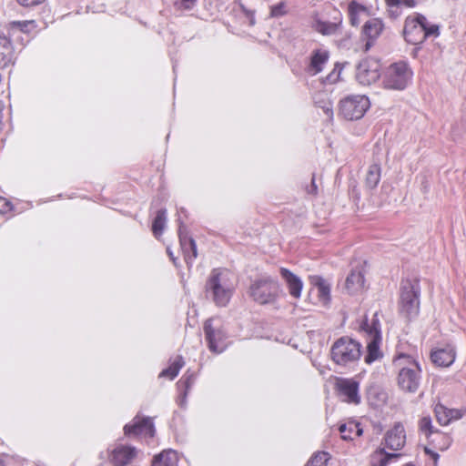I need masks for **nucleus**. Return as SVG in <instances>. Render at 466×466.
Returning <instances> with one entry per match:
<instances>
[{"label": "nucleus", "mask_w": 466, "mask_h": 466, "mask_svg": "<svg viewBox=\"0 0 466 466\" xmlns=\"http://www.w3.org/2000/svg\"><path fill=\"white\" fill-rule=\"evenodd\" d=\"M380 177H381L380 165L378 163L371 164L369 167V169H368V172L366 175V179H365L366 186L370 189L375 188L380 181Z\"/></svg>", "instance_id": "29"}, {"label": "nucleus", "mask_w": 466, "mask_h": 466, "mask_svg": "<svg viewBox=\"0 0 466 466\" xmlns=\"http://www.w3.org/2000/svg\"><path fill=\"white\" fill-rule=\"evenodd\" d=\"M184 254L185 261L187 267H192L194 260L198 257L196 241H188L185 246H180Z\"/></svg>", "instance_id": "33"}, {"label": "nucleus", "mask_w": 466, "mask_h": 466, "mask_svg": "<svg viewBox=\"0 0 466 466\" xmlns=\"http://www.w3.org/2000/svg\"><path fill=\"white\" fill-rule=\"evenodd\" d=\"M35 21H13L9 24L1 26L6 34L9 35V37L14 38L15 36V34H22L28 32V28L30 25H34Z\"/></svg>", "instance_id": "26"}, {"label": "nucleus", "mask_w": 466, "mask_h": 466, "mask_svg": "<svg viewBox=\"0 0 466 466\" xmlns=\"http://www.w3.org/2000/svg\"><path fill=\"white\" fill-rule=\"evenodd\" d=\"M384 29V24L380 18H370L365 22L362 27V35L367 38L365 51H368L374 41L380 35Z\"/></svg>", "instance_id": "15"}, {"label": "nucleus", "mask_w": 466, "mask_h": 466, "mask_svg": "<svg viewBox=\"0 0 466 466\" xmlns=\"http://www.w3.org/2000/svg\"><path fill=\"white\" fill-rule=\"evenodd\" d=\"M388 7V13L390 18L396 19L401 15L400 5H391L390 2H385Z\"/></svg>", "instance_id": "43"}, {"label": "nucleus", "mask_w": 466, "mask_h": 466, "mask_svg": "<svg viewBox=\"0 0 466 466\" xmlns=\"http://www.w3.org/2000/svg\"><path fill=\"white\" fill-rule=\"evenodd\" d=\"M279 292V281L269 276H262L253 280L249 287V296L260 305L274 303Z\"/></svg>", "instance_id": "5"}, {"label": "nucleus", "mask_w": 466, "mask_h": 466, "mask_svg": "<svg viewBox=\"0 0 466 466\" xmlns=\"http://www.w3.org/2000/svg\"><path fill=\"white\" fill-rule=\"evenodd\" d=\"M400 457V453H390L383 448L376 450L371 456L370 464L371 466H387L392 458Z\"/></svg>", "instance_id": "27"}, {"label": "nucleus", "mask_w": 466, "mask_h": 466, "mask_svg": "<svg viewBox=\"0 0 466 466\" xmlns=\"http://www.w3.org/2000/svg\"><path fill=\"white\" fill-rule=\"evenodd\" d=\"M238 7L241 11V13L243 14V15L245 16V18L247 19V24L250 26L254 25L255 23H256V20H255V15H254V12L248 9L243 4L241 3H238Z\"/></svg>", "instance_id": "40"}, {"label": "nucleus", "mask_w": 466, "mask_h": 466, "mask_svg": "<svg viewBox=\"0 0 466 466\" xmlns=\"http://www.w3.org/2000/svg\"><path fill=\"white\" fill-rule=\"evenodd\" d=\"M339 431L341 434V438L345 441L353 440L352 433L360 436L363 432L360 423L354 421H349L348 423H342L339 427Z\"/></svg>", "instance_id": "28"}, {"label": "nucleus", "mask_w": 466, "mask_h": 466, "mask_svg": "<svg viewBox=\"0 0 466 466\" xmlns=\"http://www.w3.org/2000/svg\"><path fill=\"white\" fill-rule=\"evenodd\" d=\"M348 10L349 13H355L360 15V12L366 10V7L361 4H359L357 1L352 0L349 4Z\"/></svg>", "instance_id": "45"}, {"label": "nucleus", "mask_w": 466, "mask_h": 466, "mask_svg": "<svg viewBox=\"0 0 466 466\" xmlns=\"http://www.w3.org/2000/svg\"><path fill=\"white\" fill-rule=\"evenodd\" d=\"M5 108V104L3 101L0 100V130H2L3 127V110Z\"/></svg>", "instance_id": "52"}, {"label": "nucleus", "mask_w": 466, "mask_h": 466, "mask_svg": "<svg viewBox=\"0 0 466 466\" xmlns=\"http://www.w3.org/2000/svg\"><path fill=\"white\" fill-rule=\"evenodd\" d=\"M329 459L328 452H318L308 461L306 466H327Z\"/></svg>", "instance_id": "36"}, {"label": "nucleus", "mask_w": 466, "mask_h": 466, "mask_svg": "<svg viewBox=\"0 0 466 466\" xmlns=\"http://www.w3.org/2000/svg\"><path fill=\"white\" fill-rule=\"evenodd\" d=\"M179 227H178V238L180 246H185L188 241H195L187 233V228L182 221L181 217L179 216L177 218Z\"/></svg>", "instance_id": "37"}, {"label": "nucleus", "mask_w": 466, "mask_h": 466, "mask_svg": "<svg viewBox=\"0 0 466 466\" xmlns=\"http://www.w3.org/2000/svg\"><path fill=\"white\" fill-rule=\"evenodd\" d=\"M340 24L341 20H339L338 23H332L329 21L316 19L313 23V28L323 35H331L337 32Z\"/></svg>", "instance_id": "30"}, {"label": "nucleus", "mask_w": 466, "mask_h": 466, "mask_svg": "<svg viewBox=\"0 0 466 466\" xmlns=\"http://www.w3.org/2000/svg\"><path fill=\"white\" fill-rule=\"evenodd\" d=\"M322 109L328 118L331 119L333 117V109L330 102L325 103Z\"/></svg>", "instance_id": "47"}, {"label": "nucleus", "mask_w": 466, "mask_h": 466, "mask_svg": "<svg viewBox=\"0 0 466 466\" xmlns=\"http://www.w3.org/2000/svg\"><path fill=\"white\" fill-rule=\"evenodd\" d=\"M424 451H425L426 454H428L434 461L435 465H436L437 462H438V460L440 458V455L436 451L431 450L428 447L424 448Z\"/></svg>", "instance_id": "49"}, {"label": "nucleus", "mask_w": 466, "mask_h": 466, "mask_svg": "<svg viewBox=\"0 0 466 466\" xmlns=\"http://www.w3.org/2000/svg\"><path fill=\"white\" fill-rule=\"evenodd\" d=\"M12 37L0 27V67H5L14 63L15 54Z\"/></svg>", "instance_id": "17"}, {"label": "nucleus", "mask_w": 466, "mask_h": 466, "mask_svg": "<svg viewBox=\"0 0 466 466\" xmlns=\"http://www.w3.org/2000/svg\"><path fill=\"white\" fill-rule=\"evenodd\" d=\"M17 3L25 8L34 7L43 4L46 0H16Z\"/></svg>", "instance_id": "46"}, {"label": "nucleus", "mask_w": 466, "mask_h": 466, "mask_svg": "<svg viewBox=\"0 0 466 466\" xmlns=\"http://www.w3.org/2000/svg\"><path fill=\"white\" fill-rule=\"evenodd\" d=\"M419 430L420 433L428 439L437 429L432 425L431 418L430 416H424L419 420Z\"/></svg>", "instance_id": "34"}, {"label": "nucleus", "mask_w": 466, "mask_h": 466, "mask_svg": "<svg viewBox=\"0 0 466 466\" xmlns=\"http://www.w3.org/2000/svg\"><path fill=\"white\" fill-rule=\"evenodd\" d=\"M167 223V209L161 208L157 210V215L152 223V231L154 236L159 238L165 228Z\"/></svg>", "instance_id": "32"}, {"label": "nucleus", "mask_w": 466, "mask_h": 466, "mask_svg": "<svg viewBox=\"0 0 466 466\" xmlns=\"http://www.w3.org/2000/svg\"><path fill=\"white\" fill-rule=\"evenodd\" d=\"M99 466H106V463H101Z\"/></svg>", "instance_id": "57"}, {"label": "nucleus", "mask_w": 466, "mask_h": 466, "mask_svg": "<svg viewBox=\"0 0 466 466\" xmlns=\"http://www.w3.org/2000/svg\"><path fill=\"white\" fill-rule=\"evenodd\" d=\"M350 24L354 26L358 25L360 24V18L359 14L355 13H349Z\"/></svg>", "instance_id": "51"}, {"label": "nucleus", "mask_w": 466, "mask_h": 466, "mask_svg": "<svg viewBox=\"0 0 466 466\" xmlns=\"http://www.w3.org/2000/svg\"><path fill=\"white\" fill-rule=\"evenodd\" d=\"M329 58V52L326 49H315L312 51L309 63L306 71L310 76H316L320 73Z\"/></svg>", "instance_id": "19"}, {"label": "nucleus", "mask_w": 466, "mask_h": 466, "mask_svg": "<svg viewBox=\"0 0 466 466\" xmlns=\"http://www.w3.org/2000/svg\"><path fill=\"white\" fill-rule=\"evenodd\" d=\"M178 453L173 449H166L154 455L151 466H178Z\"/></svg>", "instance_id": "23"}, {"label": "nucleus", "mask_w": 466, "mask_h": 466, "mask_svg": "<svg viewBox=\"0 0 466 466\" xmlns=\"http://www.w3.org/2000/svg\"><path fill=\"white\" fill-rule=\"evenodd\" d=\"M370 106V102L368 96H348L339 103V115L346 120H358L363 117Z\"/></svg>", "instance_id": "8"}, {"label": "nucleus", "mask_w": 466, "mask_h": 466, "mask_svg": "<svg viewBox=\"0 0 466 466\" xmlns=\"http://www.w3.org/2000/svg\"><path fill=\"white\" fill-rule=\"evenodd\" d=\"M412 70L408 63L400 61L387 67L382 76L384 88L391 90H404L412 79Z\"/></svg>", "instance_id": "6"}, {"label": "nucleus", "mask_w": 466, "mask_h": 466, "mask_svg": "<svg viewBox=\"0 0 466 466\" xmlns=\"http://www.w3.org/2000/svg\"><path fill=\"white\" fill-rule=\"evenodd\" d=\"M167 252L170 259L173 261V263L175 265H177V258L174 257L173 252L171 251V249L169 248H167Z\"/></svg>", "instance_id": "53"}, {"label": "nucleus", "mask_w": 466, "mask_h": 466, "mask_svg": "<svg viewBox=\"0 0 466 466\" xmlns=\"http://www.w3.org/2000/svg\"><path fill=\"white\" fill-rule=\"evenodd\" d=\"M466 410L462 409H449L441 403H437L434 407V414L438 422L442 426L449 425L453 420L461 419Z\"/></svg>", "instance_id": "16"}, {"label": "nucleus", "mask_w": 466, "mask_h": 466, "mask_svg": "<svg viewBox=\"0 0 466 466\" xmlns=\"http://www.w3.org/2000/svg\"><path fill=\"white\" fill-rule=\"evenodd\" d=\"M195 380L196 374L190 370H187V372L177 381V387L178 396L177 399V403L180 408H186L187 394L193 387Z\"/></svg>", "instance_id": "18"}, {"label": "nucleus", "mask_w": 466, "mask_h": 466, "mask_svg": "<svg viewBox=\"0 0 466 466\" xmlns=\"http://www.w3.org/2000/svg\"><path fill=\"white\" fill-rule=\"evenodd\" d=\"M307 192L309 194L316 195L318 192V187L315 183L314 177H312L310 185L307 187Z\"/></svg>", "instance_id": "50"}, {"label": "nucleus", "mask_w": 466, "mask_h": 466, "mask_svg": "<svg viewBox=\"0 0 466 466\" xmlns=\"http://www.w3.org/2000/svg\"><path fill=\"white\" fill-rule=\"evenodd\" d=\"M420 285L417 279H402L400 287L398 302L400 315L408 321L418 317L420 313Z\"/></svg>", "instance_id": "2"}, {"label": "nucleus", "mask_w": 466, "mask_h": 466, "mask_svg": "<svg viewBox=\"0 0 466 466\" xmlns=\"http://www.w3.org/2000/svg\"><path fill=\"white\" fill-rule=\"evenodd\" d=\"M385 2H390L391 5H400L409 8H412L416 6V0H385Z\"/></svg>", "instance_id": "44"}, {"label": "nucleus", "mask_w": 466, "mask_h": 466, "mask_svg": "<svg viewBox=\"0 0 466 466\" xmlns=\"http://www.w3.org/2000/svg\"><path fill=\"white\" fill-rule=\"evenodd\" d=\"M185 365V360L182 356L178 355L175 358V360L170 363V365L164 369L159 376L160 377H168L170 380H174L179 373L182 367Z\"/></svg>", "instance_id": "31"}, {"label": "nucleus", "mask_w": 466, "mask_h": 466, "mask_svg": "<svg viewBox=\"0 0 466 466\" xmlns=\"http://www.w3.org/2000/svg\"><path fill=\"white\" fill-rule=\"evenodd\" d=\"M380 77V64L374 58H366L357 66L356 78L362 86H370Z\"/></svg>", "instance_id": "11"}, {"label": "nucleus", "mask_w": 466, "mask_h": 466, "mask_svg": "<svg viewBox=\"0 0 466 466\" xmlns=\"http://www.w3.org/2000/svg\"><path fill=\"white\" fill-rule=\"evenodd\" d=\"M0 466H5V462L2 459H0Z\"/></svg>", "instance_id": "55"}, {"label": "nucleus", "mask_w": 466, "mask_h": 466, "mask_svg": "<svg viewBox=\"0 0 466 466\" xmlns=\"http://www.w3.org/2000/svg\"><path fill=\"white\" fill-rule=\"evenodd\" d=\"M235 290L232 274L225 268H213L205 285L206 296L217 306L226 307Z\"/></svg>", "instance_id": "1"}, {"label": "nucleus", "mask_w": 466, "mask_h": 466, "mask_svg": "<svg viewBox=\"0 0 466 466\" xmlns=\"http://www.w3.org/2000/svg\"><path fill=\"white\" fill-rule=\"evenodd\" d=\"M405 431L400 424L395 425L390 431H387L385 435V445L392 451L400 450L405 444Z\"/></svg>", "instance_id": "20"}, {"label": "nucleus", "mask_w": 466, "mask_h": 466, "mask_svg": "<svg viewBox=\"0 0 466 466\" xmlns=\"http://www.w3.org/2000/svg\"><path fill=\"white\" fill-rule=\"evenodd\" d=\"M198 0H177L175 2V7L177 10H190L192 9Z\"/></svg>", "instance_id": "42"}, {"label": "nucleus", "mask_w": 466, "mask_h": 466, "mask_svg": "<svg viewBox=\"0 0 466 466\" xmlns=\"http://www.w3.org/2000/svg\"><path fill=\"white\" fill-rule=\"evenodd\" d=\"M342 67L339 64H336L333 70L323 79V84H334L339 81Z\"/></svg>", "instance_id": "39"}, {"label": "nucleus", "mask_w": 466, "mask_h": 466, "mask_svg": "<svg viewBox=\"0 0 466 466\" xmlns=\"http://www.w3.org/2000/svg\"><path fill=\"white\" fill-rule=\"evenodd\" d=\"M180 212H181V213H185V212H186V210H185L184 208H181V209H180Z\"/></svg>", "instance_id": "56"}, {"label": "nucleus", "mask_w": 466, "mask_h": 466, "mask_svg": "<svg viewBox=\"0 0 466 466\" xmlns=\"http://www.w3.org/2000/svg\"><path fill=\"white\" fill-rule=\"evenodd\" d=\"M287 13V6L284 2H279V4L271 6L270 15L273 17H280Z\"/></svg>", "instance_id": "41"}, {"label": "nucleus", "mask_w": 466, "mask_h": 466, "mask_svg": "<svg viewBox=\"0 0 466 466\" xmlns=\"http://www.w3.org/2000/svg\"><path fill=\"white\" fill-rule=\"evenodd\" d=\"M315 285L318 288L319 299L326 302L330 299V288L329 285L320 277H318Z\"/></svg>", "instance_id": "35"}, {"label": "nucleus", "mask_w": 466, "mask_h": 466, "mask_svg": "<svg viewBox=\"0 0 466 466\" xmlns=\"http://www.w3.org/2000/svg\"><path fill=\"white\" fill-rule=\"evenodd\" d=\"M404 466H415L412 462L406 463Z\"/></svg>", "instance_id": "54"}, {"label": "nucleus", "mask_w": 466, "mask_h": 466, "mask_svg": "<svg viewBox=\"0 0 466 466\" xmlns=\"http://www.w3.org/2000/svg\"><path fill=\"white\" fill-rule=\"evenodd\" d=\"M124 432L127 436L144 435L145 437L153 438L156 429L152 418L140 417L137 414L131 422L125 425Z\"/></svg>", "instance_id": "12"}, {"label": "nucleus", "mask_w": 466, "mask_h": 466, "mask_svg": "<svg viewBox=\"0 0 466 466\" xmlns=\"http://www.w3.org/2000/svg\"><path fill=\"white\" fill-rule=\"evenodd\" d=\"M10 208V203L5 198H0V213H6Z\"/></svg>", "instance_id": "48"}, {"label": "nucleus", "mask_w": 466, "mask_h": 466, "mask_svg": "<svg viewBox=\"0 0 466 466\" xmlns=\"http://www.w3.org/2000/svg\"><path fill=\"white\" fill-rule=\"evenodd\" d=\"M423 23H426V17L421 14L406 18L403 35L409 44L416 46L424 42V34H422L424 30Z\"/></svg>", "instance_id": "10"}, {"label": "nucleus", "mask_w": 466, "mask_h": 466, "mask_svg": "<svg viewBox=\"0 0 466 466\" xmlns=\"http://www.w3.org/2000/svg\"><path fill=\"white\" fill-rule=\"evenodd\" d=\"M401 360L404 363L398 373V385L402 390L414 393L419 390L421 381L420 365L409 355L400 354L399 360Z\"/></svg>", "instance_id": "3"}, {"label": "nucleus", "mask_w": 466, "mask_h": 466, "mask_svg": "<svg viewBox=\"0 0 466 466\" xmlns=\"http://www.w3.org/2000/svg\"><path fill=\"white\" fill-rule=\"evenodd\" d=\"M424 30L422 31V34H424V41L428 37H437L440 35V27L438 25L435 24H430L428 20L426 19V23H423Z\"/></svg>", "instance_id": "38"}, {"label": "nucleus", "mask_w": 466, "mask_h": 466, "mask_svg": "<svg viewBox=\"0 0 466 466\" xmlns=\"http://www.w3.org/2000/svg\"><path fill=\"white\" fill-rule=\"evenodd\" d=\"M279 273L287 284L290 296L294 299H299L303 289V282L300 278L286 268H280Z\"/></svg>", "instance_id": "21"}, {"label": "nucleus", "mask_w": 466, "mask_h": 466, "mask_svg": "<svg viewBox=\"0 0 466 466\" xmlns=\"http://www.w3.org/2000/svg\"><path fill=\"white\" fill-rule=\"evenodd\" d=\"M456 353L454 347L447 345L444 348L437 349L431 352V358L434 364L441 367H449L455 360Z\"/></svg>", "instance_id": "22"}, {"label": "nucleus", "mask_w": 466, "mask_h": 466, "mask_svg": "<svg viewBox=\"0 0 466 466\" xmlns=\"http://www.w3.org/2000/svg\"><path fill=\"white\" fill-rule=\"evenodd\" d=\"M364 282L365 278L361 270L352 269L346 279L345 288L350 294H354L363 288Z\"/></svg>", "instance_id": "24"}, {"label": "nucleus", "mask_w": 466, "mask_h": 466, "mask_svg": "<svg viewBox=\"0 0 466 466\" xmlns=\"http://www.w3.org/2000/svg\"><path fill=\"white\" fill-rule=\"evenodd\" d=\"M359 387V382L353 379H340L337 382L339 396L348 403L359 404L360 402Z\"/></svg>", "instance_id": "14"}, {"label": "nucleus", "mask_w": 466, "mask_h": 466, "mask_svg": "<svg viewBox=\"0 0 466 466\" xmlns=\"http://www.w3.org/2000/svg\"><path fill=\"white\" fill-rule=\"evenodd\" d=\"M360 330L366 333L369 337L365 362L367 364H371L381 356L380 350L381 330L377 313L373 315L370 322L367 318L361 322Z\"/></svg>", "instance_id": "7"}, {"label": "nucleus", "mask_w": 466, "mask_h": 466, "mask_svg": "<svg viewBox=\"0 0 466 466\" xmlns=\"http://www.w3.org/2000/svg\"><path fill=\"white\" fill-rule=\"evenodd\" d=\"M137 453V448L120 444L109 452L108 459L113 466H129Z\"/></svg>", "instance_id": "13"}, {"label": "nucleus", "mask_w": 466, "mask_h": 466, "mask_svg": "<svg viewBox=\"0 0 466 466\" xmlns=\"http://www.w3.org/2000/svg\"><path fill=\"white\" fill-rule=\"evenodd\" d=\"M204 333L208 350L213 353H222L228 347V335L221 325H213V319H208L204 323Z\"/></svg>", "instance_id": "9"}, {"label": "nucleus", "mask_w": 466, "mask_h": 466, "mask_svg": "<svg viewBox=\"0 0 466 466\" xmlns=\"http://www.w3.org/2000/svg\"><path fill=\"white\" fill-rule=\"evenodd\" d=\"M429 443L435 449L444 451L448 450L452 443V437L440 430L436 431L428 439Z\"/></svg>", "instance_id": "25"}, {"label": "nucleus", "mask_w": 466, "mask_h": 466, "mask_svg": "<svg viewBox=\"0 0 466 466\" xmlns=\"http://www.w3.org/2000/svg\"><path fill=\"white\" fill-rule=\"evenodd\" d=\"M332 360L340 366L358 361L361 356V344L347 336L338 339L330 350Z\"/></svg>", "instance_id": "4"}]
</instances>
